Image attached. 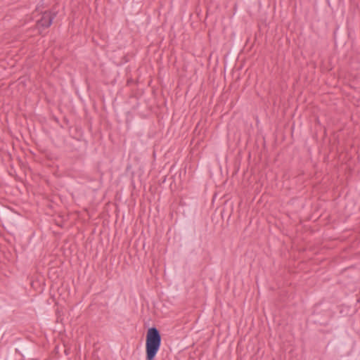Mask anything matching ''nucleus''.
Returning a JSON list of instances; mask_svg holds the SVG:
<instances>
[{"label":"nucleus","instance_id":"obj_1","mask_svg":"<svg viewBox=\"0 0 360 360\" xmlns=\"http://www.w3.org/2000/svg\"><path fill=\"white\" fill-rule=\"evenodd\" d=\"M161 335L156 327L148 329L146 338V360H155L161 346Z\"/></svg>","mask_w":360,"mask_h":360},{"label":"nucleus","instance_id":"obj_2","mask_svg":"<svg viewBox=\"0 0 360 360\" xmlns=\"http://www.w3.org/2000/svg\"><path fill=\"white\" fill-rule=\"evenodd\" d=\"M56 16V14L54 13L45 11L42 13L41 18L37 21V28L41 30L49 27Z\"/></svg>","mask_w":360,"mask_h":360}]
</instances>
